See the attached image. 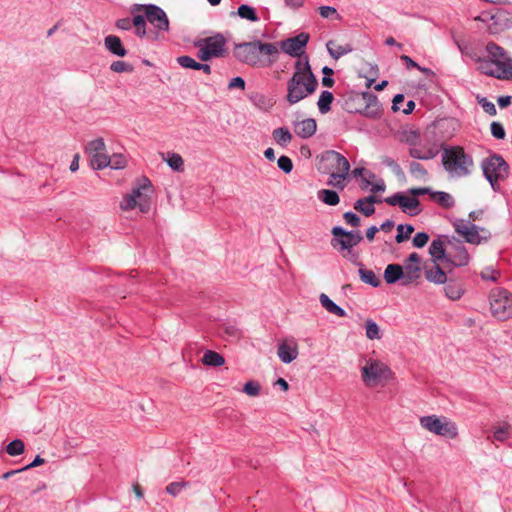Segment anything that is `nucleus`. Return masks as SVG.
Here are the masks:
<instances>
[{
	"instance_id": "1",
	"label": "nucleus",
	"mask_w": 512,
	"mask_h": 512,
	"mask_svg": "<svg viewBox=\"0 0 512 512\" xmlns=\"http://www.w3.org/2000/svg\"><path fill=\"white\" fill-rule=\"evenodd\" d=\"M279 49L275 43L254 40L234 45L233 56L240 63L257 67L267 68L272 66L278 59Z\"/></svg>"
},
{
	"instance_id": "2",
	"label": "nucleus",
	"mask_w": 512,
	"mask_h": 512,
	"mask_svg": "<svg viewBox=\"0 0 512 512\" xmlns=\"http://www.w3.org/2000/svg\"><path fill=\"white\" fill-rule=\"evenodd\" d=\"M489 60L480 62V70L488 76L498 79L512 78V59L508 57L505 50L499 45L490 42L486 46Z\"/></svg>"
},
{
	"instance_id": "3",
	"label": "nucleus",
	"mask_w": 512,
	"mask_h": 512,
	"mask_svg": "<svg viewBox=\"0 0 512 512\" xmlns=\"http://www.w3.org/2000/svg\"><path fill=\"white\" fill-rule=\"evenodd\" d=\"M320 162L326 165L325 167L319 166L318 170L320 172L329 174L333 179H338L337 182L328 180L327 184L343 190L346 186L345 179L350 170V163L347 158L337 151L328 150L322 153Z\"/></svg>"
},
{
	"instance_id": "4",
	"label": "nucleus",
	"mask_w": 512,
	"mask_h": 512,
	"mask_svg": "<svg viewBox=\"0 0 512 512\" xmlns=\"http://www.w3.org/2000/svg\"><path fill=\"white\" fill-rule=\"evenodd\" d=\"M442 163L451 177H465L471 173L473 158L462 147L456 146L444 148Z\"/></svg>"
},
{
	"instance_id": "5",
	"label": "nucleus",
	"mask_w": 512,
	"mask_h": 512,
	"mask_svg": "<svg viewBox=\"0 0 512 512\" xmlns=\"http://www.w3.org/2000/svg\"><path fill=\"white\" fill-rule=\"evenodd\" d=\"M481 168L493 191L500 192V182L507 179L510 173L508 163L501 155L494 153L482 160Z\"/></svg>"
},
{
	"instance_id": "6",
	"label": "nucleus",
	"mask_w": 512,
	"mask_h": 512,
	"mask_svg": "<svg viewBox=\"0 0 512 512\" xmlns=\"http://www.w3.org/2000/svg\"><path fill=\"white\" fill-rule=\"evenodd\" d=\"M318 85L319 82L316 76L290 77L287 81L286 101L290 105H294L314 94Z\"/></svg>"
},
{
	"instance_id": "7",
	"label": "nucleus",
	"mask_w": 512,
	"mask_h": 512,
	"mask_svg": "<svg viewBox=\"0 0 512 512\" xmlns=\"http://www.w3.org/2000/svg\"><path fill=\"white\" fill-rule=\"evenodd\" d=\"M491 312L497 319L504 321L512 318V294L506 289H497L491 294Z\"/></svg>"
},
{
	"instance_id": "8",
	"label": "nucleus",
	"mask_w": 512,
	"mask_h": 512,
	"mask_svg": "<svg viewBox=\"0 0 512 512\" xmlns=\"http://www.w3.org/2000/svg\"><path fill=\"white\" fill-rule=\"evenodd\" d=\"M420 424L427 431L439 436L454 439L458 435V429L455 423L448 421L445 418L442 420L436 415L421 417Z\"/></svg>"
},
{
	"instance_id": "9",
	"label": "nucleus",
	"mask_w": 512,
	"mask_h": 512,
	"mask_svg": "<svg viewBox=\"0 0 512 512\" xmlns=\"http://www.w3.org/2000/svg\"><path fill=\"white\" fill-rule=\"evenodd\" d=\"M363 382L368 387H374L382 380L390 377L391 370L379 360L369 359L361 368Z\"/></svg>"
},
{
	"instance_id": "10",
	"label": "nucleus",
	"mask_w": 512,
	"mask_h": 512,
	"mask_svg": "<svg viewBox=\"0 0 512 512\" xmlns=\"http://www.w3.org/2000/svg\"><path fill=\"white\" fill-rule=\"evenodd\" d=\"M331 233L333 235L331 246L339 251L350 250L363 240L359 230L347 231L341 226L333 227Z\"/></svg>"
},
{
	"instance_id": "11",
	"label": "nucleus",
	"mask_w": 512,
	"mask_h": 512,
	"mask_svg": "<svg viewBox=\"0 0 512 512\" xmlns=\"http://www.w3.org/2000/svg\"><path fill=\"white\" fill-rule=\"evenodd\" d=\"M142 10L145 11L147 21L154 25L155 28L160 31L169 30V20L162 8L154 4H135L131 9V13Z\"/></svg>"
},
{
	"instance_id": "12",
	"label": "nucleus",
	"mask_w": 512,
	"mask_h": 512,
	"mask_svg": "<svg viewBox=\"0 0 512 512\" xmlns=\"http://www.w3.org/2000/svg\"><path fill=\"white\" fill-rule=\"evenodd\" d=\"M85 151L89 156L92 168L95 170H101L111 163L110 157L106 154L103 138H97L88 142Z\"/></svg>"
},
{
	"instance_id": "13",
	"label": "nucleus",
	"mask_w": 512,
	"mask_h": 512,
	"mask_svg": "<svg viewBox=\"0 0 512 512\" xmlns=\"http://www.w3.org/2000/svg\"><path fill=\"white\" fill-rule=\"evenodd\" d=\"M384 201L390 206H399L402 212L416 216L421 213L422 208L418 198L409 197L403 192H396L393 195L386 197Z\"/></svg>"
},
{
	"instance_id": "14",
	"label": "nucleus",
	"mask_w": 512,
	"mask_h": 512,
	"mask_svg": "<svg viewBox=\"0 0 512 512\" xmlns=\"http://www.w3.org/2000/svg\"><path fill=\"white\" fill-rule=\"evenodd\" d=\"M453 226L455 231L460 234L467 243L479 245L482 241H487L489 236H481L480 231L486 232L484 228H479L470 221L457 219Z\"/></svg>"
},
{
	"instance_id": "15",
	"label": "nucleus",
	"mask_w": 512,
	"mask_h": 512,
	"mask_svg": "<svg viewBox=\"0 0 512 512\" xmlns=\"http://www.w3.org/2000/svg\"><path fill=\"white\" fill-rule=\"evenodd\" d=\"M309 38L308 33L301 32L294 37L280 41L278 44L284 53L291 57H299L305 55L304 49L308 44Z\"/></svg>"
},
{
	"instance_id": "16",
	"label": "nucleus",
	"mask_w": 512,
	"mask_h": 512,
	"mask_svg": "<svg viewBox=\"0 0 512 512\" xmlns=\"http://www.w3.org/2000/svg\"><path fill=\"white\" fill-rule=\"evenodd\" d=\"M410 148L408 150L409 156L418 160H431L434 159L439 149L436 143H419L417 145L413 141H409Z\"/></svg>"
},
{
	"instance_id": "17",
	"label": "nucleus",
	"mask_w": 512,
	"mask_h": 512,
	"mask_svg": "<svg viewBox=\"0 0 512 512\" xmlns=\"http://www.w3.org/2000/svg\"><path fill=\"white\" fill-rule=\"evenodd\" d=\"M226 39L221 33L206 37L195 43L196 47L204 45L213 57L220 58L225 56Z\"/></svg>"
},
{
	"instance_id": "18",
	"label": "nucleus",
	"mask_w": 512,
	"mask_h": 512,
	"mask_svg": "<svg viewBox=\"0 0 512 512\" xmlns=\"http://www.w3.org/2000/svg\"><path fill=\"white\" fill-rule=\"evenodd\" d=\"M454 253H449L447 263L454 267H462L468 265L470 256L466 247L459 240L451 241Z\"/></svg>"
},
{
	"instance_id": "19",
	"label": "nucleus",
	"mask_w": 512,
	"mask_h": 512,
	"mask_svg": "<svg viewBox=\"0 0 512 512\" xmlns=\"http://www.w3.org/2000/svg\"><path fill=\"white\" fill-rule=\"evenodd\" d=\"M445 242L451 244V240L448 239L447 236H439L437 239H434L429 247V254L431 255L434 262L443 260L447 263L448 254H446L444 245Z\"/></svg>"
},
{
	"instance_id": "20",
	"label": "nucleus",
	"mask_w": 512,
	"mask_h": 512,
	"mask_svg": "<svg viewBox=\"0 0 512 512\" xmlns=\"http://www.w3.org/2000/svg\"><path fill=\"white\" fill-rule=\"evenodd\" d=\"M382 202V199L375 195H369L364 198L358 199L354 203V209L361 212L366 217H369L375 213L374 204Z\"/></svg>"
},
{
	"instance_id": "21",
	"label": "nucleus",
	"mask_w": 512,
	"mask_h": 512,
	"mask_svg": "<svg viewBox=\"0 0 512 512\" xmlns=\"http://www.w3.org/2000/svg\"><path fill=\"white\" fill-rule=\"evenodd\" d=\"M316 129L317 124L313 118H307L294 124L295 133L302 139L312 137L316 133Z\"/></svg>"
},
{
	"instance_id": "22",
	"label": "nucleus",
	"mask_w": 512,
	"mask_h": 512,
	"mask_svg": "<svg viewBox=\"0 0 512 512\" xmlns=\"http://www.w3.org/2000/svg\"><path fill=\"white\" fill-rule=\"evenodd\" d=\"M297 61L294 65V72L291 77H308V75L316 76L309 62V57L307 54L297 57Z\"/></svg>"
},
{
	"instance_id": "23",
	"label": "nucleus",
	"mask_w": 512,
	"mask_h": 512,
	"mask_svg": "<svg viewBox=\"0 0 512 512\" xmlns=\"http://www.w3.org/2000/svg\"><path fill=\"white\" fill-rule=\"evenodd\" d=\"M344 109L349 112V113H359L367 118H371V119H376V118H379L381 116V105H371V106H368V105H364V107L362 108H358V107H355V108H349L348 107V102H346L344 104Z\"/></svg>"
},
{
	"instance_id": "24",
	"label": "nucleus",
	"mask_w": 512,
	"mask_h": 512,
	"mask_svg": "<svg viewBox=\"0 0 512 512\" xmlns=\"http://www.w3.org/2000/svg\"><path fill=\"white\" fill-rule=\"evenodd\" d=\"M106 49L118 57H124L127 50L123 47L121 39L116 35H108L104 39Z\"/></svg>"
},
{
	"instance_id": "25",
	"label": "nucleus",
	"mask_w": 512,
	"mask_h": 512,
	"mask_svg": "<svg viewBox=\"0 0 512 512\" xmlns=\"http://www.w3.org/2000/svg\"><path fill=\"white\" fill-rule=\"evenodd\" d=\"M384 279L387 284H395L399 280L405 281L403 267L399 264H389L384 271Z\"/></svg>"
},
{
	"instance_id": "26",
	"label": "nucleus",
	"mask_w": 512,
	"mask_h": 512,
	"mask_svg": "<svg viewBox=\"0 0 512 512\" xmlns=\"http://www.w3.org/2000/svg\"><path fill=\"white\" fill-rule=\"evenodd\" d=\"M319 301L322 307H324L329 313L338 317H345L347 315L346 311L337 305L334 301H332L325 293H321L319 295Z\"/></svg>"
},
{
	"instance_id": "27",
	"label": "nucleus",
	"mask_w": 512,
	"mask_h": 512,
	"mask_svg": "<svg viewBox=\"0 0 512 512\" xmlns=\"http://www.w3.org/2000/svg\"><path fill=\"white\" fill-rule=\"evenodd\" d=\"M425 277L429 282L435 284H444L447 282L446 273L436 262L431 269L425 271Z\"/></svg>"
},
{
	"instance_id": "28",
	"label": "nucleus",
	"mask_w": 512,
	"mask_h": 512,
	"mask_svg": "<svg viewBox=\"0 0 512 512\" xmlns=\"http://www.w3.org/2000/svg\"><path fill=\"white\" fill-rule=\"evenodd\" d=\"M277 355L283 363L289 364L297 358L298 351L296 347L282 343L278 347Z\"/></svg>"
},
{
	"instance_id": "29",
	"label": "nucleus",
	"mask_w": 512,
	"mask_h": 512,
	"mask_svg": "<svg viewBox=\"0 0 512 512\" xmlns=\"http://www.w3.org/2000/svg\"><path fill=\"white\" fill-rule=\"evenodd\" d=\"M404 277L405 281L402 282L403 286H407L412 282L416 281L420 278L421 275V267L420 265H415L412 263H404Z\"/></svg>"
},
{
	"instance_id": "30",
	"label": "nucleus",
	"mask_w": 512,
	"mask_h": 512,
	"mask_svg": "<svg viewBox=\"0 0 512 512\" xmlns=\"http://www.w3.org/2000/svg\"><path fill=\"white\" fill-rule=\"evenodd\" d=\"M430 197L434 202L445 209H450L455 205L452 195L444 191H432Z\"/></svg>"
},
{
	"instance_id": "31",
	"label": "nucleus",
	"mask_w": 512,
	"mask_h": 512,
	"mask_svg": "<svg viewBox=\"0 0 512 512\" xmlns=\"http://www.w3.org/2000/svg\"><path fill=\"white\" fill-rule=\"evenodd\" d=\"M152 188V183L147 177H142L138 180L137 186L132 189L130 193L131 196L137 201L146 198V194L143 193L145 190H150Z\"/></svg>"
},
{
	"instance_id": "32",
	"label": "nucleus",
	"mask_w": 512,
	"mask_h": 512,
	"mask_svg": "<svg viewBox=\"0 0 512 512\" xmlns=\"http://www.w3.org/2000/svg\"><path fill=\"white\" fill-rule=\"evenodd\" d=\"M334 101V95L328 90L321 92L317 101L318 110L321 114H327L331 110V104Z\"/></svg>"
},
{
	"instance_id": "33",
	"label": "nucleus",
	"mask_w": 512,
	"mask_h": 512,
	"mask_svg": "<svg viewBox=\"0 0 512 512\" xmlns=\"http://www.w3.org/2000/svg\"><path fill=\"white\" fill-rule=\"evenodd\" d=\"M333 46H335V42L332 40L328 41L326 44L329 55L335 60H338L352 51V47L350 45H337L335 48H333Z\"/></svg>"
},
{
	"instance_id": "34",
	"label": "nucleus",
	"mask_w": 512,
	"mask_h": 512,
	"mask_svg": "<svg viewBox=\"0 0 512 512\" xmlns=\"http://www.w3.org/2000/svg\"><path fill=\"white\" fill-rule=\"evenodd\" d=\"M236 14L241 19H245L250 22H258L260 20L256 9L248 4H241L237 9Z\"/></svg>"
},
{
	"instance_id": "35",
	"label": "nucleus",
	"mask_w": 512,
	"mask_h": 512,
	"mask_svg": "<svg viewBox=\"0 0 512 512\" xmlns=\"http://www.w3.org/2000/svg\"><path fill=\"white\" fill-rule=\"evenodd\" d=\"M202 362L207 366L219 367L225 363V359L218 352L207 350L202 357Z\"/></svg>"
},
{
	"instance_id": "36",
	"label": "nucleus",
	"mask_w": 512,
	"mask_h": 512,
	"mask_svg": "<svg viewBox=\"0 0 512 512\" xmlns=\"http://www.w3.org/2000/svg\"><path fill=\"white\" fill-rule=\"evenodd\" d=\"M272 136L275 142L282 147H286L292 139V134L286 127L276 128L273 131Z\"/></svg>"
},
{
	"instance_id": "37",
	"label": "nucleus",
	"mask_w": 512,
	"mask_h": 512,
	"mask_svg": "<svg viewBox=\"0 0 512 512\" xmlns=\"http://www.w3.org/2000/svg\"><path fill=\"white\" fill-rule=\"evenodd\" d=\"M445 287H444V291H445V295L451 299V300H458L461 298V296L463 295V289H462V286L453 281V280H447V282L445 283Z\"/></svg>"
},
{
	"instance_id": "38",
	"label": "nucleus",
	"mask_w": 512,
	"mask_h": 512,
	"mask_svg": "<svg viewBox=\"0 0 512 512\" xmlns=\"http://www.w3.org/2000/svg\"><path fill=\"white\" fill-rule=\"evenodd\" d=\"M318 199L329 206H336L340 202L338 193L329 189L320 190L318 192Z\"/></svg>"
},
{
	"instance_id": "39",
	"label": "nucleus",
	"mask_w": 512,
	"mask_h": 512,
	"mask_svg": "<svg viewBox=\"0 0 512 512\" xmlns=\"http://www.w3.org/2000/svg\"><path fill=\"white\" fill-rule=\"evenodd\" d=\"M163 160L167 162L169 167L174 171H183L184 161L178 153L168 152L166 157L163 156Z\"/></svg>"
},
{
	"instance_id": "40",
	"label": "nucleus",
	"mask_w": 512,
	"mask_h": 512,
	"mask_svg": "<svg viewBox=\"0 0 512 512\" xmlns=\"http://www.w3.org/2000/svg\"><path fill=\"white\" fill-rule=\"evenodd\" d=\"M358 273L361 281L365 284H369L375 288L380 286L381 281L372 270L360 268Z\"/></svg>"
},
{
	"instance_id": "41",
	"label": "nucleus",
	"mask_w": 512,
	"mask_h": 512,
	"mask_svg": "<svg viewBox=\"0 0 512 512\" xmlns=\"http://www.w3.org/2000/svg\"><path fill=\"white\" fill-rule=\"evenodd\" d=\"M366 337L369 340L381 339L382 333L378 324L372 319H368L365 324Z\"/></svg>"
},
{
	"instance_id": "42",
	"label": "nucleus",
	"mask_w": 512,
	"mask_h": 512,
	"mask_svg": "<svg viewBox=\"0 0 512 512\" xmlns=\"http://www.w3.org/2000/svg\"><path fill=\"white\" fill-rule=\"evenodd\" d=\"M414 231V227L411 224H399L397 226V235L395 237V241L397 243H402L410 238L411 233Z\"/></svg>"
},
{
	"instance_id": "43",
	"label": "nucleus",
	"mask_w": 512,
	"mask_h": 512,
	"mask_svg": "<svg viewBox=\"0 0 512 512\" xmlns=\"http://www.w3.org/2000/svg\"><path fill=\"white\" fill-rule=\"evenodd\" d=\"M25 450V444L21 439H14L6 446V452L10 456L21 455Z\"/></svg>"
},
{
	"instance_id": "44",
	"label": "nucleus",
	"mask_w": 512,
	"mask_h": 512,
	"mask_svg": "<svg viewBox=\"0 0 512 512\" xmlns=\"http://www.w3.org/2000/svg\"><path fill=\"white\" fill-rule=\"evenodd\" d=\"M145 16L138 14L133 17V24L132 26H135V34L139 38H143L146 36V20Z\"/></svg>"
},
{
	"instance_id": "45",
	"label": "nucleus",
	"mask_w": 512,
	"mask_h": 512,
	"mask_svg": "<svg viewBox=\"0 0 512 512\" xmlns=\"http://www.w3.org/2000/svg\"><path fill=\"white\" fill-rule=\"evenodd\" d=\"M382 164L389 167L398 178L405 177L403 169L393 158L388 157V156L383 157Z\"/></svg>"
},
{
	"instance_id": "46",
	"label": "nucleus",
	"mask_w": 512,
	"mask_h": 512,
	"mask_svg": "<svg viewBox=\"0 0 512 512\" xmlns=\"http://www.w3.org/2000/svg\"><path fill=\"white\" fill-rule=\"evenodd\" d=\"M409 171L410 174L417 179H424L428 175V172L424 166L416 161L410 162Z\"/></svg>"
},
{
	"instance_id": "47",
	"label": "nucleus",
	"mask_w": 512,
	"mask_h": 512,
	"mask_svg": "<svg viewBox=\"0 0 512 512\" xmlns=\"http://www.w3.org/2000/svg\"><path fill=\"white\" fill-rule=\"evenodd\" d=\"M177 63L181 67L186 68V69L198 70V67H200V63L199 62H197L192 57L187 56V55L179 56L177 58Z\"/></svg>"
},
{
	"instance_id": "48",
	"label": "nucleus",
	"mask_w": 512,
	"mask_h": 512,
	"mask_svg": "<svg viewBox=\"0 0 512 512\" xmlns=\"http://www.w3.org/2000/svg\"><path fill=\"white\" fill-rule=\"evenodd\" d=\"M319 14L323 18H334L336 20H342V16L337 12L336 8L332 6H320L319 7Z\"/></svg>"
},
{
	"instance_id": "49",
	"label": "nucleus",
	"mask_w": 512,
	"mask_h": 512,
	"mask_svg": "<svg viewBox=\"0 0 512 512\" xmlns=\"http://www.w3.org/2000/svg\"><path fill=\"white\" fill-rule=\"evenodd\" d=\"M490 131L492 136L498 140H503L506 137L505 129L500 122L493 121L490 124Z\"/></svg>"
},
{
	"instance_id": "50",
	"label": "nucleus",
	"mask_w": 512,
	"mask_h": 512,
	"mask_svg": "<svg viewBox=\"0 0 512 512\" xmlns=\"http://www.w3.org/2000/svg\"><path fill=\"white\" fill-rule=\"evenodd\" d=\"M277 165L284 173L289 174L293 170L292 160L285 155L278 158Z\"/></svg>"
},
{
	"instance_id": "51",
	"label": "nucleus",
	"mask_w": 512,
	"mask_h": 512,
	"mask_svg": "<svg viewBox=\"0 0 512 512\" xmlns=\"http://www.w3.org/2000/svg\"><path fill=\"white\" fill-rule=\"evenodd\" d=\"M110 69L113 72L122 73V72H132L134 68L131 64L119 60V61H114L111 64Z\"/></svg>"
},
{
	"instance_id": "52",
	"label": "nucleus",
	"mask_w": 512,
	"mask_h": 512,
	"mask_svg": "<svg viewBox=\"0 0 512 512\" xmlns=\"http://www.w3.org/2000/svg\"><path fill=\"white\" fill-rule=\"evenodd\" d=\"M188 485V482H172L166 486V492L172 496H177L183 488Z\"/></svg>"
},
{
	"instance_id": "53",
	"label": "nucleus",
	"mask_w": 512,
	"mask_h": 512,
	"mask_svg": "<svg viewBox=\"0 0 512 512\" xmlns=\"http://www.w3.org/2000/svg\"><path fill=\"white\" fill-rule=\"evenodd\" d=\"M478 103L480 104V106L482 107V109L489 115L491 116H494L496 115L497 113V110H496V107L494 105V103L490 102L487 100V98L485 97H482V98H479L478 97Z\"/></svg>"
},
{
	"instance_id": "54",
	"label": "nucleus",
	"mask_w": 512,
	"mask_h": 512,
	"mask_svg": "<svg viewBox=\"0 0 512 512\" xmlns=\"http://www.w3.org/2000/svg\"><path fill=\"white\" fill-rule=\"evenodd\" d=\"M429 240V235L426 232H418L413 237L412 243L416 248L424 247Z\"/></svg>"
},
{
	"instance_id": "55",
	"label": "nucleus",
	"mask_w": 512,
	"mask_h": 512,
	"mask_svg": "<svg viewBox=\"0 0 512 512\" xmlns=\"http://www.w3.org/2000/svg\"><path fill=\"white\" fill-rule=\"evenodd\" d=\"M343 219L345 222L352 226V227H359L360 226V217L355 214L354 212L348 211L343 214Z\"/></svg>"
},
{
	"instance_id": "56",
	"label": "nucleus",
	"mask_w": 512,
	"mask_h": 512,
	"mask_svg": "<svg viewBox=\"0 0 512 512\" xmlns=\"http://www.w3.org/2000/svg\"><path fill=\"white\" fill-rule=\"evenodd\" d=\"M243 391L249 396H257L260 393V386L254 381H248L245 383Z\"/></svg>"
},
{
	"instance_id": "57",
	"label": "nucleus",
	"mask_w": 512,
	"mask_h": 512,
	"mask_svg": "<svg viewBox=\"0 0 512 512\" xmlns=\"http://www.w3.org/2000/svg\"><path fill=\"white\" fill-rule=\"evenodd\" d=\"M137 206V200L133 198L130 194H127L120 203V207L124 211H129L134 209Z\"/></svg>"
},
{
	"instance_id": "58",
	"label": "nucleus",
	"mask_w": 512,
	"mask_h": 512,
	"mask_svg": "<svg viewBox=\"0 0 512 512\" xmlns=\"http://www.w3.org/2000/svg\"><path fill=\"white\" fill-rule=\"evenodd\" d=\"M359 100L363 101L364 105H380L378 98L371 92H363Z\"/></svg>"
},
{
	"instance_id": "59",
	"label": "nucleus",
	"mask_w": 512,
	"mask_h": 512,
	"mask_svg": "<svg viewBox=\"0 0 512 512\" xmlns=\"http://www.w3.org/2000/svg\"><path fill=\"white\" fill-rule=\"evenodd\" d=\"M111 163L108 165L112 169H122L126 166V159L122 155L110 157Z\"/></svg>"
},
{
	"instance_id": "60",
	"label": "nucleus",
	"mask_w": 512,
	"mask_h": 512,
	"mask_svg": "<svg viewBox=\"0 0 512 512\" xmlns=\"http://www.w3.org/2000/svg\"><path fill=\"white\" fill-rule=\"evenodd\" d=\"M431 192H432V189L429 187H417V188H410L408 190V193L410 195H412V197H415V198H417L418 196H421V195H426V194L431 195Z\"/></svg>"
},
{
	"instance_id": "61",
	"label": "nucleus",
	"mask_w": 512,
	"mask_h": 512,
	"mask_svg": "<svg viewBox=\"0 0 512 512\" xmlns=\"http://www.w3.org/2000/svg\"><path fill=\"white\" fill-rule=\"evenodd\" d=\"M228 88L229 89L239 88L241 90H244L245 89V80L240 76L234 77L230 80V82L228 84Z\"/></svg>"
},
{
	"instance_id": "62",
	"label": "nucleus",
	"mask_w": 512,
	"mask_h": 512,
	"mask_svg": "<svg viewBox=\"0 0 512 512\" xmlns=\"http://www.w3.org/2000/svg\"><path fill=\"white\" fill-rule=\"evenodd\" d=\"M223 331L225 334L233 338H238L240 336L239 329L232 324H225L223 327Z\"/></svg>"
},
{
	"instance_id": "63",
	"label": "nucleus",
	"mask_w": 512,
	"mask_h": 512,
	"mask_svg": "<svg viewBox=\"0 0 512 512\" xmlns=\"http://www.w3.org/2000/svg\"><path fill=\"white\" fill-rule=\"evenodd\" d=\"M133 19L130 18H121L116 21V27L121 30H130L132 28Z\"/></svg>"
},
{
	"instance_id": "64",
	"label": "nucleus",
	"mask_w": 512,
	"mask_h": 512,
	"mask_svg": "<svg viewBox=\"0 0 512 512\" xmlns=\"http://www.w3.org/2000/svg\"><path fill=\"white\" fill-rule=\"evenodd\" d=\"M197 57L201 61H209L211 58H213L211 52H209L208 49H206V47L204 45L199 47Z\"/></svg>"
}]
</instances>
